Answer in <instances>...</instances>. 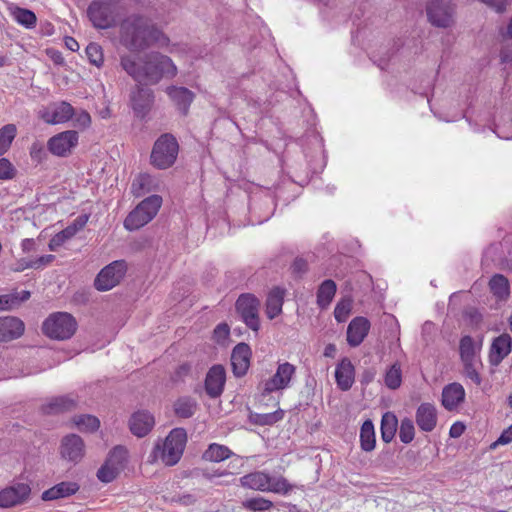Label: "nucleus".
Here are the masks:
<instances>
[{
  "label": "nucleus",
  "mask_w": 512,
  "mask_h": 512,
  "mask_svg": "<svg viewBox=\"0 0 512 512\" xmlns=\"http://www.w3.org/2000/svg\"><path fill=\"white\" fill-rule=\"evenodd\" d=\"M120 66L136 82L144 85H155L163 78L172 79L178 72L173 60L159 52L143 56L121 55Z\"/></svg>",
  "instance_id": "1"
},
{
  "label": "nucleus",
  "mask_w": 512,
  "mask_h": 512,
  "mask_svg": "<svg viewBox=\"0 0 512 512\" xmlns=\"http://www.w3.org/2000/svg\"><path fill=\"white\" fill-rule=\"evenodd\" d=\"M121 44L132 52H141L153 45L168 47L169 37L147 18L132 14L120 23Z\"/></svg>",
  "instance_id": "2"
},
{
  "label": "nucleus",
  "mask_w": 512,
  "mask_h": 512,
  "mask_svg": "<svg viewBox=\"0 0 512 512\" xmlns=\"http://www.w3.org/2000/svg\"><path fill=\"white\" fill-rule=\"evenodd\" d=\"M187 441V434L183 428L173 429L161 445L157 443L151 455L150 462L161 459L168 466H173L180 460Z\"/></svg>",
  "instance_id": "3"
},
{
  "label": "nucleus",
  "mask_w": 512,
  "mask_h": 512,
  "mask_svg": "<svg viewBox=\"0 0 512 512\" xmlns=\"http://www.w3.org/2000/svg\"><path fill=\"white\" fill-rule=\"evenodd\" d=\"M240 483L244 488L283 495L288 494L292 489V486L284 477H271L263 471H255L242 476Z\"/></svg>",
  "instance_id": "4"
},
{
  "label": "nucleus",
  "mask_w": 512,
  "mask_h": 512,
  "mask_svg": "<svg viewBox=\"0 0 512 512\" xmlns=\"http://www.w3.org/2000/svg\"><path fill=\"white\" fill-rule=\"evenodd\" d=\"M161 205L162 197L159 195L145 198L127 215L124 227L129 231L140 229L157 215Z\"/></svg>",
  "instance_id": "5"
},
{
  "label": "nucleus",
  "mask_w": 512,
  "mask_h": 512,
  "mask_svg": "<svg viewBox=\"0 0 512 512\" xmlns=\"http://www.w3.org/2000/svg\"><path fill=\"white\" fill-rule=\"evenodd\" d=\"M178 153L177 139L170 133L162 134L153 145L150 155L151 164L160 170L167 169L175 163Z\"/></svg>",
  "instance_id": "6"
},
{
  "label": "nucleus",
  "mask_w": 512,
  "mask_h": 512,
  "mask_svg": "<svg viewBox=\"0 0 512 512\" xmlns=\"http://www.w3.org/2000/svg\"><path fill=\"white\" fill-rule=\"evenodd\" d=\"M77 329L75 318L66 312L51 314L42 325L43 333L56 340H66L74 335Z\"/></svg>",
  "instance_id": "7"
},
{
  "label": "nucleus",
  "mask_w": 512,
  "mask_h": 512,
  "mask_svg": "<svg viewBox=\"0 0 512 512\" xmlns=\"http://www.w3.org/2000/svg\"><path fill=\"white\" fill-rule=\"evenodd\" d=\"M87 15L94 27L108 29L117 22V5L108 0H93L88 6Z\"/></svg>",
  "instance_id": "8"
},
{
  "label": "nucleus",
  "mask_w": 512,
  "mask_h": 512,
  "mask_svg": "<svg viewBox=\"0 0 512 512\" xmlns=\"http://www.w3.org/2000/svg\"><path fill=\"white\" fill-rule=\"evenodd\" d=\"M235 307L246 326L257 332L260 328L259 299L250 293L241 294L236 301Z\"/></svg>",
  "instance_id": "9"
},
{
  "label": "nucleus",
  "mask_w": 512,
  "mask_h": 512,
  "mask_svg": "<svg viewBox=\"0 0 512 512\" xmlns=\"http://www.w3.org/2000/svg\"><path fill=\"white\" fill-rule=\"evenodd\" d=\"M127 455L128 451L125 447L116 446L113 448L110 451L105 463L97 472L98 479L104 483L113 481L123 469L127 461Z\"/></svg>",
  "instance_id": "10"
},
{
  "label": "nucleus",
  "mask_w": 512,
  "mask_h": 512,
  "mask_svg": "<svg viewBox=\"0 0 512 512\" xmlns=\"http://www.w3.org/2000/svg\"><path fill=\"white\" fill-rule=\"evenodd\" d=\"M127 271L124 260H117L104 267L97 275L94 285L99 291H108L118 285Z\"/></svg>",
  "instance_id": "11"
},
{
  "label": "nucleus",
  "mask_w": 512,
  "mask_h": 512,
  "mask_svg": "<svg viewBox=\"0 0 512 512\" xmlns=\"http://www.w3.org/2000/svg\"><path fill=\"white\" fill-rule=\"evenodd\" d=\"M429 22L447 28L453 23V6L450 0H430L426 7Z\"/></svg>",
  "instance_id": "12"
},
{
  "label": "nucleus",
  "mask_w": 512,
  "mask_h": 512,
  "mask_svg": "<svg viewBox=\"0 0 512 512\" xmlns=\"http://www.w3.org/2000/svg\"><path fill=\"white\" fill-rule=\"evenodd\" d=\"M295 371V366L289 362L279 364L275 374L264 383V392L271 393L289 387Z\"/></svg>",
  "instance_id": "13"
},
{
  "label": "nucleus",
  "mask_w": 512,
  "mask_h": 512,
  "mask_svg": "<svg viewBox=\"0 0 512 512\" xmlns=\"http://www.w3.org/2000/svg\"><path fill=\"white\" fill-rule=\"evenodd\" d=\"M77 144L78 133L67 130L51 137L48 141V149L53 155L65 157Z\"/></svg>",
  "instance_id": "14"
},
{
  "label": "nucleus",
  "mask_w": 512,
  "mask_h": 512,
  "mask_svg": "<svg viewBox=\"0 0 512 512\" xmlns=\"http://www.w3.org/2000/svg\"><path fill=\"white\" fill-rule=\"evenodd\" d=\"M31 488L26 483H17L0 491V507L9 508L28 500Z\"/></svg>",
  "instance_id": "15"
},
{
  "label": "nucleus",
  "mask_w": 512,
  "mask_h": 512,
  "mask_svg": "<svg viewBox=\"0 0 512 512\" xmlns=\"http://www.w3.org/2000/svg\"><path fill=\"white\" fill-rule=\"evenodd\" d=\"M74 108L68 102L53 103L41 112V118L47 124L65 123L72 119Z\"/></svg>",
  "instance_id": "16"
},
{
  "label": "nucleus",
  "mask_w": 512,
  "mask_h": 512,
  "mask_svg": "<svg viewBox=\"0 0 512 512\" xmlns=\"http://www.w3.org/2000/svg\"><path fill=\"white\" fill-rule=\"evenodd\" d=\"M512 337L503 333L495 337L490 345L488 361L491 366L497 367L511 353Z\"/></svg>",
  "instance_id": "17"
},
{
  "label": "nucleus",
  "mask_w": 512,
  "mask_h": 512,
  "mask_svg": "<svg viewBox=\"0 0 512 512\" xmlns=\"http://www.w3.org/2000/svg\"><path fill=\"white\" fill-rule=\"evenodd\" d=\"M60 453L64 459L70 462H79L85 453V445L82 438L76 434L65 436L61 442Z\"/></svg>",
  "instance_id": "18"
},
{
  "label": "nucleus",
  "mask_w": 512,
  "mask_h": 512,
  "mask_svg": "<svg viewBox=\"0 0 512 512\" xmlns=\"http://www.w3.org/2000/svg\"><path fill=\"white\" fill-rule=\"evenodd\" d=\"M132 108L139 117H144L154 101L153 91L149 88L137 85L130 96Z\"/></svg>",
  "instance_id": "19"
},
{
  "label": "nucleus",
  "mask_w": 512,
  "mask_h": 512,
  "mask_svg": "<svg viewBox=\"0 0 512 512\" xmlns=\"http://www.w3.org/2000/svg\"><path fill=\"white\" fill-rule=\"evenodd\" d=\"M226 381V372L223 366H212L205 379V390L211 398L219 397L224 389Z\"/></svg>",
  "instance_id": "20"
},
{
  "label": "nucleus",
  "mask_w": 512,
  "mask_h": 512,
  "mask_svg": "<svg viewBox=\"0 0 512 512\" xmlns=\"http://www.w3.org/2000/svg\"><path fill=\"white\" fill-rule=\"evenodd\" d=\"M161 181L158 177L148 173L138 174L132 181L131 193L135 197H142L148 193L159 191Z\"/></svg>",
  "instance_id": "21"
},
{
  "label": "nucleus",
  "mask_w": 512,
  "mask_h": 512,
  "mask_svg": "<svg viewBox=\"0 0 512 512\" xmlns=\"http://www.w3.org/2000/svg\"><path fill=\"white\" fill-rule=\"evenodd\" d=\"M370 321L362 316L355 317L347 327V343L351 347L359 346L370 330Z\"/></svg>",
  "instance_id": "22"
},
{
  "label": "nucleus",
  "mask_w": 512,
  "mask_h": 512,
  "mask_svg": "<svg viewBox=\"0 0 512 512\" xmlns=\"http://www.w3.org/2000/svg\"><path fill=\"white\" fill-rule=\"evenodd\" d=\"M251 350L248 344H237L231 354V365L233 373L237 377L246 374L250 365Z\"/></svg>",
  "instance_id": "23"
},
{
  "label": "nucleus",
  "mask_w": 512,
  "mask_h": 512,
  "mask_svg": "<svg viewBox=\"0 0 512 512\" xmlns=\"http://www.w3.org/2000/svg\"><path fill=\"white\" fill-rule=\"evenodd\" d=\"M154 424V416L146 410L135 412L129 421L130 430L137 437L146 436L152 430Z\"/></svg>",
  "instance_id": "24"
},
{
  "label": "nucleus",
  "mask_w": 512,
  "mask_h": 512,
  "mask_svg": "<svg viewBox=\"0 0 512 512\" xmlns=\"http://www.w3.org/2000/svg\"><path fill=\"white\" fill-rule=\"evenodd\" d=\"M24 322L15 316L0 318V341H11L23 335Z\"/></svg>",
  "instance_id": "25"
},
{
  "label": "nucleus",
  "mask_w": 512,
  "mask_h": 512,
  "mask_svg": "<svg viewBox=\"0 0 512 512\" xmlns=\"http://www.w3.org/2000/svg\"><path fill=\"white\" fill-rule=\"evenodd\" d=\"M464 387L457 382L446 385L442 390V405L448 411H453L464 402Z\"/></svg>",
  "instance_id": "26"
},
{
  "label": "nucleus",
  "mask_w": 512,
  "mask_h": 512,
  "mask_svg": "<svg viewBox=\"0 0 512 512\" xmlns=\"http://www.w3.org/2000/svg\"><path fill=\"white\" fill-rule=\"evenodd\" d=\"M415 420L424 432H431L437 425V410L431 403H422L416 410Z\"/></svg>",
  "instance_id": "27"
},
{
  "label": "nucleus",
  "mask_w": 512,
  "mask_h": 512,
  "mask_svg": "<svg viewBox=\"0 0 512 512\" xmlns=\"http://www.w3.org/2000/svg\"><path fill=\"white\" fill-rule=\"evenodd\" d=\"M166 93L171 101L177 106L178 110L186 115L189 107L195 98V94L186 87L169 86Z\"/></svg>",
  "instance_id": "28"
},
{
  "label": "nucleus",
  "mask_w": 512,
  "mask_h": 512,
  "mask_svg": "<svg viewBox=\"0 0 512 512\" xmlns=\"http://www.w3.org/2000/svg\"><path fill=\"white\" fill-rule=\"evenodd\" d=\"M336 383L342 391L349 390L355 379V368L348 358L340 361L335 369Z\"/></svg>",
  "instance_id": "29"
},
{
  "label": "nucleus",
  "mask_w": 512,
  "mask_h": 512,
  "mask_svg": "<svg viewBox=\"0 0 512 512\" xmlns=\"http://www.w3.org/2000/svg\"><path fill=\"white\" fill-rule=\"evenodd\" d=\"M482 342L475 341L471 336L466 335L460 339L459 354L462 362L481 360L479 353Z\"/></svg>",
  "instance_id": "30"
},
{
  "label": "nucleus",
  "mask_w": 512,
  "mask_h": 512,
  "mask_svg": "<svg viewBox=\"0 0 512 512\" xmlns=\"http://www.w3.org/2000/svg\"><path fill=\"white\" fill-rule=\"evenodd\" d=\"M79 490L76 482H61L42 493V500L52 501L74 495Z\"/></svg>",
  "instance_id": "31"
},
{
  "label": "nucleus",
  "mask_w": 512,
  "mask_h": 512,
  "mask_svg": "<svg viewBox=\"0 0 512 512\" xmlns=\"http://www.w3.org/2000/svg\"><path fill=\"white\" fill-rule=\"evenodd\" d=\"M284 295V289L279 287H275L269 292L266 300V315L269 319L272 320L281 314Z\"/></svg>",
  "instance_id": "32"
},
{
  "label": "nucleus",
  "mask_w": 512,
  "mask_h": 512,
  "mask_svg": "<svg viewBox=\"0 0 512 512\" xmlns=\"http://www.w3.org/2000/svg\"><path fill=\"white\" fill-rule=\"evenodd\" d=\"M197 407L198 404L194 398L182 396L174 402L173 411L177 417L187 419L195 414Z\"/></svg>",
  "instance_id": "33"
},
{
  "label": "nucleus",
  "mask_w": 512,
  "mask_h": 512,
  "mask_svg": "<svg viewBox=\"0 0 512 512\" xmlns=\"http://www.w3.org/2000/svg\"><path fill=\"white\" fill-rule=\"evenodd\" d=\"M491 293L498 300H506L510 295V284L508 279L502 274H495L489 281Z\"/></svg>",
  "instance_id": "34"
},
{
  "label": "nucleus",
  "mask_w": 512,
  "mask_h": 512,
  "mask_svg": "<svg viewBox=\"0 0 512 512\" xmlns=\"http://www.w3.org/2000/svg\"><path fill=\"white\" fill-rule=\"evenodd\" d=\"M398 420L392 412H386L381 419V438L385 443H389L397 431Z\"/></svg>",
  "instance_id": "35"
},
{
  "label": "nucleus",
  "mask_w": 512,
  "mask_h": 512,
  "mask_svg": "<svg viewBox=\"0 0 512 512\" xmlns=\"http://www.w3.org/2000/svg\"><path fill=\"white\" fill-rule=\"evenodd\" d=\"M336 284L333 280H325L319 286L317 291V304L321 308H326L331 303L336 293Z\"/></svg>",
  "instance_id": "36"
},
{
  "label": "nucleus",
  "mask_w": 512,
  "mask_h": 512,
  "mask_svg": "<svg viewBox=\"0 0 512 512\" xmlns=\"http://www.w3.org/2000/svg\"><path fill=\"white\" fill-rule=\"evenodd\" d=\"M375 430L371 420H366L360 429V445L362 450L370 452L375 448Z\"/></svg>",
  "instance_id": "37"
},
{
  "label": "nucleus",
  "mask_w": 512,
  "mask_h": 512,
  "mask_svg": "<svg viewBox=\"0 0 512 512\" xmlns=\"http://www.w3.org/2000/svg\"><path fill=\"white\" fill-rule=\"evenodd\" d=\"M75 406V401L68 396H60L51 399V401L43 407L45 413H60L68 411Z\"/></svg>",
  "instance_id": "38"
},
{
  "label": "nucleus",
  "mask_w": 512,
  "mask_h": 512,
  "mask_svg": "<svg viewBox=\"0 0 512 512\" xmlns=\"http://www.w3.org/2000/svg\"><path fill=\"white\" fill-rule=\"evenodd\" d=\"M231 454L232 452L228 447L213 443L209 445L208 449L204 452L203 458L207 461L220 462L228 459Z\"/></svg>",
  "instance_id": "39"
},
{
  "label": "nucleus",
  "mask_w": 512,
  "mask_h": 512,
  "mask_svg": "<svg viewBox=\"0 0 512 512\" xmlns=\"http://www.w3.org/2000/svg\"><path fill=\"white\" fill-rule=\"evenodd\" d=\"M12 16L18 24L27 29L34 28L37 22L35 13L25 8L15 7L12 10Z\"/></svg>",
  "instance_id": "40"
},
{
  "label": "nucleus",
  "mask_w": 512,
  "mask_h": 512,
  "mask_svg": "<svg viewBox=\"0 0 512 512\" xmlns=\"http://www.w3.org/2000/svg\"><path fill=\"white\" fill-rule=\"evenodd\" d=\"M17 134V128L14 124H6L0 128V156L5 154Z\"/></svg>",
  "instance_id": "41"
},
{
  "label": "nucleus",
  "mask_w": 512,
  "mask_h": 512,
  "mask_svg": "<svg viewBox=\"0 0 512 512\" xmlns=\"http://www.w3.org/2000/svg\"><path fill=\"white\" fill-rule=\"evenodd\" d=\"M384 383L392 390L400 387L402 383V370L398 362H395L387 369L384 376Z\"/></svg>",
  "instance_id": "42"
},
{
  "label": "nucleus",
  "mask_w": 512,
  "mask_h": 512,
  "mask_svg": "<svg viewBox=\"0 0 512 512\" xmlns=\"http://www.w3.org/2000/svg\"><path fill=\"white\" fill-rule=\"evenodd\" d=\"M242 506L253 512L268 511L273 507V502L264 497H254L242 502Z\"/></svg>",
  "instance_id": "43"
},
{
  "label": "nucleus",
  "mask_w": 512,
  "mask_h": 512,
  "mask_svg": "<svg viewBox=\"0 0 512 512\" xmlns=\"http://www.w3.org/2000/svg\"><path fill=\"white\" fill-rule=\"evenodd\" d=\"M74 423L80 431L93 432L100 426V421L92 415H79L74 417Z\"/></svg>",
  "instance_id": "44"
},
{
  "label": "nucleus",
  "mask_w": 512,
  "mask_h": 512,
  "mask_svg": "<svg viewBox=\"0 0 512 512\" xmlns=\"http://www.w3.org/2000/svg\"><path fill=\"white\" fill-rule=\"evenodd\" d=\"M463 363V373L469 378L474 384L480 385L482 378L478 372L479 367L482 366L481 360L467 361Z\"/></svg>",
  "instance_id": "45"
},
{
  "label": "nucleus",
  "mask_w": 512,
  "mask_h": 512,
  "mask_svg": "<svg viewBox=\"0 0 512 512\" xmlns=\"http://www.w3.org/2000/svg\"><path fill=\"white\" fill-rule=\"evenodd\" d=\"M352 310V299L349 297L342 298L334 309V317L337 322H345Z\"/></svg>",
  "instance_id": "46"
},
{
  "label": "nucleus",
  "mask_w": 512,
  "mask_h": 512,
  "mask_svg": "<svg viewBox=\"0 0 512 512\" xmlns=\"http://www.w3.org/2000/svg\"><path fill=\"white\" fill-rule=\"evenodd\" d=\"M74 231L72 228H69L68 226L60 231L59 233L55 234L51 240L49 241L48 247L50 251H57L59 247H61L66 241L74 237Z\"/></svg>",
  "instance_id": "47"
},
{
  "label": "nucleus",
  "mask_w": 512,
  "mask_h": 512,
  "mask_svg": "<svg viewBox=\"0 0 512 512\" xmlns=\"http://www.w3.org/2000/svg\"><path fill=\"white\" fill-rule=\"evenodd\" d=\"M415 436V428L413 421L410 418L402 419L399 428V438L404 444L410 443Z\"/></svg>",
  "instance_id": "48"
},
{
  "label": "nucleus",
  "mask_w": 512,
  "mask_h": 512,
  "mask_svg": "<svg viewBox=\"0 0 512 512\" xmlns=\"http://www.w3.org/2000/svg\"><path fill=\"white\" fill-rule=\"evenodd\" d=\"M86 55L91 64L101 67L104 62L102 47L97 43H90L86 47Z\"/></svg>",
  "instance_id": "49"
},
{
  "label": "nucleus",
  "mask_w": 512,
  "mask_h": 512,
  "mask_svg": "<svg viewBox=\"0 0 512 512\" xmlns=\"http://www.w3.org/2000/svg\"><path fill=\"white\" fill-rule=\"evenodd\" d=\"M55 259V256L52 255V254H48V255H44V256H41L35 260H30L29 262L26 263V266L24 267H20V268H16L15 270L16 271H23L25 269H28V268H33V269H39L43 266H46L48 264H50L53 260Z\"/></svg>",
  "instance_id": "50"
},
{
  "label": "nucleus",
  "mask_w": 512,
  "mask_h": 512,
  "mask_svg": "<svg viewBox=\"0 0 512 512\" xmlns=\"http://www.w3.org/2000/svg\"><path fill=\"white\" fill-rule=\"evenodd\" d=\"M16 169L6 158H0V180H10L14 178Z\"/></svg>",
  "instance_id": "51"
},
{
  "label": "nucleus",
  "mask_w": 512,
  "mask_h": 512,
  "mask_svg": "<svg viewBox=\"0 0 512 512\" xmlns=\"http://www.w3.org/2000/svg\"><path fill=\"white\" fill-rule=\"evenodd\" d=\"M283 418V411L278 410L272 413L257 415V423L260 425H272Z\"/></svg>",
  "instance_id": "52"
},
{
  "label": "nucleus",
  "mask_w": 512,
  "mask_h": 512,
  "mask_svg": "<svg viewBox=\"0 0 512 512\" xmlns=\"http://www.w3.org/2000/svg\"><path fill=\"white\" fill-rule=\"evenodd\" d=\"M17 307L16 297L10 294L0 295V311H9Z\"/></svg>",
  "instance_id": "53"
},
{
  "label": "nucleus",
  "mask_w": 512,
  "mask_h": 512,
  "mask_svg": "<svg viewBox=\"0 0 512 512\" xmlns=\"http://www.w3.org/2000/svg\"><path fill=\"white\" fill-rule=\"evenodd\" d=\"M230 333L229 326L226 323L218 324L214 329V337L218 342L224 341Z\"/></svg>",
  "instance_id": "54"
},
{
  "label": "nucleus",
  "mask_w": 512,
  "mask_h": 512,
  "mask_svg": "<svg viewBox=\"0 0 512 512\" xmlns=\"http://www.w3.org/2000/svg\"><path fill=\"white\" fill-rule=\"evenodd\" d=\"M75 123L78 127L86 128L91 123V117L88 112L81 111L80 113L76 114L75 117Z\"/></svg>",
  "instance_id": "55"
},
{
  "label": "nucleus",
  "mask_w": 512,
  "mask_h": 512,
  "mask_svg": "<svg viewBox=\"0 0 512 512\" xmlns=\"http://www.w3.org/2000/svg\"><path fill=\"white\" fill-rule=\"evenodd\" d=\"M510 442H512V425L501 433L497 441L494 442L493 447H496L498 445H505Z\"/></svg>",
  "instance_id": "56"
},
{
  "label": "nucleus",
  "mask_w": 512,
  "mask_h": 512,
  "mask_svg": "<svg viewBox=\"0 0 512 512\" xmlns=\"http://www.w3.org/2000/svg\"><path fill=\"white\" fill-rule=\"evenodd\" d=\"M89 217L87 215H80L78 216L68 227L72 228L74 231V234L81 229L84 228V226L87 224Z\"/></svg>",
  "instance_id": "57"
},
{
  "label": "nucleus",
  "mask_w": 512,
  "mask_h": 512,
  "mask_svg": "<svg viewBox=\"0 0 512 512\" xmlns=\"http://www.w3.org/2000/svg\"><path fill=\"white\" fill-rule=\"evenodd\" d=\"M485 4L494 8L498 13H501L506 10V7L509 5L508 0H481Z\"/></svg>",
  "instance_id": "58"
},
{
  "label": "nucleus",
  "mask_w": 512,
  "mask_h": 512,
  "mask_svg": "<svg viewBox=\"0 0 512 512\" xmlns=\"http://www.w3.org/2000/svg\"><path fill=\"white\" fill-rule=\"evenodd\" d=\"M45 151L40 143H33L30 148V155L33 159L40 161L42 157L44 156Z\"/></svg>",
  "instance_id": "59"
},
{
  "label": "nucleus",
  "mask_w": 512,
  "mask_h": 512,
  "mask_svg": "<svg viewBox=\"0 0 512 512\" xmlns=\"http://www.w3.org/2000/svg\"><path fill=\"white\" fill-rule=\"evenodd\" d=\"M465 431V425L461 422H455L449 430V435L452 438L460 437Z\"/></svg>",
  "instance_id": "60"
},
{
  "label": "nucleus",
  "mask_w": 512,
  "mask_h": 512,
  "mask_svg": "<svg viewBox=\"0 0 512 512\" xmlns=\"http://www.w3.org/2000/svg\"><path fill=\"white\" fill-rule=\"evenodd\" d=\"M14 297H16L17 307L24 301L30 298V292L27 290H23L21 292L11 293Z\"/></svg>",
  "instance_id": "61"
},
{
  "label": "nucleus",
  "mask_w": 512,
  "mask_h": 512,
  "mask_svg": "<svg viewBox=\"0 0 512 512\" xmlns=\"http://www.w3.org/2000/svg\"><path fill=\"white\" fill-rule=\"evenodd\" d=\"M176 501L188 506L194 504L196 502V498L191 494H184L179 496Z\"/></svg>",
  "instance_id": "62"
},
{
  "label": "nucleus",
  "mask_w": 512,
  "mask_h": 512,
  "mask_svg": "<svg viewBox=\"0 0 512 512\" xmlns=\"http://www.w3.org/2000/svg\"><path fill=\"white\" fill-rule=\"evenodd\" d=\"M190 369H191V366L187 363L185 364H182L178 367L177 371H176V376L181 378V377H184L186 375H188V373L190 372Z\"/></svg>",
  "instance_id": "63"
},
{
  "label": "nucleus",
  "mask_w": 512,
  "mask_h": 512,
  "mask_svg": "<svg viewBox=\"0 0 512 512\" xmlns=\"http://www.w3.org/2000/svg\"><path fill=\"white\" fill-rule=\"evenodd\" d=\"M65 45H66V47H67L69 50H71V51H73V52H75V51H77V50L79 49V44H78V42H77L74 38H72V37H67V38L65 39Z\"/></svg>",
  "instance_id": "64"
}]
</instances>
